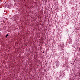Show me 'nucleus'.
<instances>
[{"instance_id": "1", "label": "nucleus", "mask_w": 80, "mask_h": 80, "mask_svg": "<svg viewBox=\"0 0 80 80\" xmlns=\"http://www.w3.org/2000/svg\"><path fill=\"white\" fill-rule=\"evenodd\" d=\"M56 63H56V65H57V66H58H58H59V65H60V63L59 62V61H57L56 62Z\"/></svg>"}, {"instance_id": "2", "label": "nucleus", "mask_w": 80, "mask_h": 80, "mask_svg": "<svg viewBox=\"0 0 80 80\" xmlns=\"http://www.w3.org/2000/svg\"><path fill=\"white\" fill-rule=\"evenodd\" d=\"M68 43L69 44H72V39H70Z\"/></svg>"}, {"instance_id": "3", "label": "nucleus", "mask_w": 80, "mask_h": 80, "mask_svg": "<svg viewBox=\"0 0 80 80\" xmlns=\"http://www.w3.org/2000/svg\"><path fill=\"white\" fill-rule=\"evenodd\" d=\"M7 37H8V34H7L6 35L5 37L7 38Z\"/></svg>"}]
</instances>
